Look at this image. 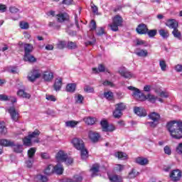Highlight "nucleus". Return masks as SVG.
I'll list each match as a JSON object with an SVG mask.
<instances>
[{"label":"nucleus","mask_w":182,"mask_h":182,"mask_svg":"<svg viewBox=\"0 0 182 182\" xmlns=\"http://www.w3.org/2000/svg\"><path fill=\"white\" fill-rule=\"evenodd\" d=\"M166 129L173 139H182V122L171 121L168 122Z\"/></svg>","instance_id":"obj_1"},{"label":"nucleus","mask_w":182,"mask_h":182,"mask_svg":"<svg viewBox=\"0 0 182 182\" xmlns=\"http://www.w3.org/2000/svg\"><path fill=\"white\" fill-rule=\"evenodd\" d=\"M148 117H149V120H151V121L146 122V126H149V127H151L152 129L157 127V126L160 123V120L161 119L160 114H159L158 112H151L148 114Z\"/></svg>","instance_id":"obj_2"},{"label":"nucleus","mask_w":182,"mask_h":182,"mask_svg":"<svg viewBox=\"0 0 182 182\" xmlns=\"http://www.w3.org/2000/svg\"><path fill=\"white\" fill-rule=\"evenodd\" d=\"M123 25V18L122 16L117 15L113 17L112 23L109 24L111 31L114 32H117L119 31V26H122Z\"/></svg>","instance_id":"obj_3"},{"label":"nucleus","mask_w":182,"mask_h":182,"mask_svg":"<svg viewBox=\"0 0 182 182\" xmlns=\"http://www.w3.org/2000/svg\"><path fill=\"white\" fill-rule=\"evenodd\" d=\"M127 89L129 90H132V96L134 99H136V100H139L140 102H144V100H146L145 95L143 94L139 88H136L133 86H129Z\"/></svg>","instance_id":"obj_4"},{"label":"nucleus","mask_w":182,"mask_h":182,"mask_svg":"<svg viewBox=\"0 0 182 182\" xmlns=\"http://www.w3.org/2000/svg\"><path fill=\"white\" fill-rule=\"evenodd\" d=\"M42 76V73H41V70L38 68H33L28 75V80L29 82H35L36 79H39Z\"/></svg>","instance_id":"obj_5"},{"label":"nucleus","mask_w":182,"mask_h":182,"mask_svg":"<svg viewBox=\"0 0 182 182\" xmlns=\"http://www.w3.org/2000/svg\"><path fill=\"white\" fill-rule=\"evenodd\" d=\"M169 177L171 181H180V179L181 178V172L178 169L173 170L171 172Z\"/></svg>","instance_id":"obj_6"},{"label":"nucleus","mask_w":182,"mask_h":182,"mask_svg":"<svg viewBox=\"0 0 182 182\" xmlns=\"http://www.w3.org/2000/svg\"><path fill=\"white\" fill-rule=\"evenodd\" d=\"M41 134V131L38 129H35L33 132L28 133V137L31 138V140H33V143H40L41 140L39 138V135Z\"/></svg>","instance_id":"obj_7"},{"label":"nucleus","mask_w":182,"mask_h":182,"mask_svg":"<svg viewBox=\"0 0 182 182\" xmlns=\"http://www.w3.org/2000/svg\"><path fill=\"white\" fill-rule=\"evenodd\" d=\"M72 143L74 147L77 149V150H82L85 147L83 141L79 138H74L72 141Z\"/></svg>","instance_id":"obj_8"},{"label":"nucleus","mask_w":182,"mask_h":182,"mask_svg":"<svg viewBox=\"0 0 182 182\" xmlns=\"http://www.w3.org/2000/svg\"><path fill=\"white\" fill-rule=\"evenodd\" d=\"M9 113L14 122H18L19 119V112L16 111L15 107H11L9 109Z\"/></svg>","instance_id":"obj_9"},{"label":"nucleus","mask_w":182,"mask_h":182,"mask_svg":"<svg viewBox=\"0 0 182 182\" xmlns=\"http://www.w3.org/2000/svg\"><path fill=\"white\" fill-rule=\"evenodd\" d=\"M119 73L121 75V76H122V77H124L125 79H132V77L134 76L133 73L124 68L119 69Z\"/></svg>","instance_id":"obj_10"},{"label":"nucleus","mask_w":182,"mask_h":182,"mask_svg":"<svg viewBox=\"0 0 182 182\" xmlns=\"http://www.w3.org/2000/svg\"><path fill=\"white\" fill-rule=\"evenodd\" d=\"M136 31L139 35H146V33H147V31H149V28H147V26L146 24L141 23L137 26Z\"/></svg>","instance_id":"obj_11"},{"label":"nucleus","mask_w":182,"mask_h":182,"mask_svg":"<svg viewBox=\"0 0 182 182\" xmlns=\"http://www.w3.org/2000/svg\"><path fill=\"white\" fill-rule=\"evenodd\" d=\"M56 160L58 162L63 163L68 159V154L65 153L63 151H59L56 156H55Z\"/></svg>","instance_id":"obj_12"},{"label":"nucleus","mask_w":182,"mask_h":182,"mask_svg":"<svg viewBox=\"0 0 182 182\" xmlns=\"http://www.w3.org/2000/svg\"><path fill=\"white\" fill-rule=\"evenodd\" d=\"M89 139H91V141L92 143H97L99 141V139H100V134L97 132H95L92 131H90L88 134Z\"/></svg>","instance_id":"obj_13"},{"label":"nucleus","mask_w":182,"mask_h":182,"mask_svg":"<svg viewBox=\"0 0 182 182\" xmlns=\"http://www.w3.org/2000/svg\"><path fill=\"white\" fill-rule=\"evenodd\" d=\"M166 26L170 29H175L176 28H178V22L176 19H168L166 23Z\"/></svg>","instance_id":"obj_14"},{"label":"nucleus","mask_w":182,"mask_h":182,"mask_svg":"<svg viewBox=\"0 0 182 182\" xmlns=\"http://www.w3.org/2000/svg\"><path fill=\"white\" fill-rule=\"evenodd\" d=\"M134 111L135 114H137L139 117H145V116H147V112L143 107H135Z\"/></svg>","instance_id":"obj_15"},{"label":"nucleus","mask_w":182,"mask_h":182,"mask_svg":"<svg viewBox=\"0 0 182 182\" xmlns=\"http://www.w3.org/2000/svg\"><path fill=\"white\" fill-rule=\"evenodd\" d=\"M100 170V165H99L98 164H93L90 170L91 171L92 177H96V176L98 175L97 173H99Z\"/></svg>","instance_id":"obj_16"},{"label":"nucleus","mask_w":182,"mask_h":182,"mask_svg":"<svg viewBox=\"0 0 182 182\" xmlns=\"http://www.w3.org/2000/svg\"><path fill=\"white\" fill-rule=\"evenodd\" d=\"M135 54L139 58H147V56L149 55V52L147 51V50L136 48Z\"/></svg>","instance_id":"obj_17"},{"label":"nucleus","mask_w":182,"mask_h":182,"mask_svg":"<svg viewBox=\"0 0 182 182\" xmlns=\"http://www.w3.org/2000/svg\"><path fill=\"white\" fill-rule=\"evenodd\" d=\"M135 162L139 166H146L149 164V159L144 157L139 156L135 159Z\"/></svg>","instance_id":"obj_18"},{"label":"nucleus","mask_w":182,"mask_h":182,"mask_svg":"<svg viewBox=\"0 0 182 182\" xmlns=\"http://www.w3.org/2000/svg\"><path fill=\"white\" fill-rule=\"evenodd\" d=\"M63 166L60 163L53 166V173H55V174H58L59 176L63 174Z\"/></svg>","instance_id":"obj_19"},{"label":"nucleus","mask_w":182,"mask_h":182,"mask_svg":"<svg viewBox=\"0 0 182 182\" xmlns=\"http://www.w3.org/2000/svg\"><path fill=\"white\" fill-rule=\"evenodd\" d=\"M43 79L46 82H50V80H52V79H53V73H52L50 71L44 72L43 74Z\"/></svg>","instance_id":"obj_20"},{"label":"nucleus","mask_w":182,"mask_h":182,"mask_svg":"<svg viewBox=\"0 0 182 182\" xmlns=\"http://www.w3.org/2000/svg\"><path fill=\"white\" fill-rule=\"evenodd\" d=\"M58 22L62 23L65 22V21H69V15L66 13L59 14L57 15Z\"/></svg>","instance_id":"obj_21"},{"label":"nucleus","mask_w":182,"mask_h":182,"mask_svg":"<svg viewBox=\"0 0 182 182\" xmlns=\"http://www.w3.org/2000/svg\"><path fill=\"white\" fill-rule=\"evenodd\" d=\"M83 181V176L82 175H75L72 179H67L63 182H82Z\"/></svg>","instance_id":"obj_22"},{"label":"nucleus","mask_w":182,"mask_h":182,"mask_svg":"<svg viewBox=\"0 0 182 182\" xmlns=\"http://www.w3.org/2000/svg\"><path fill=\"white\" fill-rule=\"evenodd\" d=\"M0 146L4 147H12L14 146V141L8 139H0Z\"/></svg>","instance_id":"obj_23"},{"label":"nucleus","mask_w":182,"mask_h":182,"mask_svg":"<svg viewBox=\"0 0 182 182\" xmlns=\"http://www.w3.org/2000/svg\"><path fill=\"white\" fill-rule=\"evenodd\" d=\"M24 55L33 52V46L30 43H24Z\"/></svg>","instance_id":"obj_24"},{"label":"nucleus","mask_w":182,"mask_h":182,"mask_svg":"<svg viewBox=\"0 0 182 182\" xmlns=\"http://www.w3.org/2000/svg\"><path fill=\"white\" fill-rule=\"evenodd\" d=\"M34 180L36 182H48V177L42 174L36 175L34 177Z\"/></svg>","instance_id":"obj_25"},{"label":"nucleus","mask_w":182,"mask_h":182,"mask_svg":"<svg viewBox=\"0 0 182 182\" xmlns=\"http://www.w3.org/2000/svg\"><path fill=\"white\" fill-rule=\"evenodd\" d=\"M23 60L26 62H30V63L36 62V58H35L33 55H31V53L24 54Z\"/></svg>","instance_id":"obj_26"},{"label":"nucleus","mask_w":182,"mask_h":182,"mask_svg":"<svg viewBox=\"0 0 182 182\" xmlns=\"http://www.w3.org/2000/svg\"><path fill=\"white\" fill-rule=\"evenodd\" d=\"M17 95L20 96V97H23L25 99H31V94L25 92L23 90H19L17 92Z\"/></svg>","instance_id":"obj_27"},{"label":"nucleus","mask_w":182,"mask_h":182,"mask_svg":"<svg viewBox=\"0 0 182 182\" xmlns=\"http://www.w3.org/2000/svg\"><path fill=\"white\" fill-rule=\"evenodd\" d=\"M111 182H123V179L119 175H112L109 176Z\"/></svg>","instance_id":"obj_28"},{"label":"nucleus","mask_w":182,"mask_h":182,"mask_svg":"<svg viewBox=\"0 0 182 182\" xmlns=\"http://www.w3.org/2000/svg\"><path fill=\"white\" fill-rule=\"evenodd\" d=\"M159 33L160 36H161V38H163V39H167V38H168L170 36V33H168V31L167 30H165L163 28L159 30Z\"/></svg>","instance_id":"obj_29"},{"label":"nucleus","mask_w":182,"mask_h":182,"mask_svg":"<svg viewBox=\"0 0 182 182\" xmlns=\"http://www.w3.org/2000/svg\"><path fill=\"white\" fill-rule=\"evenodd\" d=\"M62 87V78H58L55 80V82L54 83V90L58 92V90H60V88Z\"/></svg>","instance_id":"obj_30"},{"label":"nucleus","mask_w":182,"mask_h":182,"mask_svg":"<svg viewBox=\"0 0 182 182\" xmlns=\"http://www.w3.org/2000/svg\"><path fill=\"white\" fill-rule=\"evenodd\" d=\"M23 143L24 146H26L27 147H31V146H32V139L28 135L23 139Z\"/></svg>","instance_id":"obj_31"},{"label":"nucleus","mask_w":182,"mask_h":182,"mask_svg":"<svg viewBox=\"0 0 182 182\" xmlns=\"http://www.w3.org/2000/svg\"><path fill=\"white\" fill-rule=\"evenodd\" d=\"M11 147H14V151L15 153H22L23 151V146L21 144L15 145V142H14V145Z\"/></svg>","instance_id":"obj_32"},{"label":"nucleus","mask_w":182,"mask_h":182,"mask_svg":"<svg viewBox=\"0 0 182 182\" xmlns=\"http://www.w3.org/2000/svg\"><path fill=\"white\" fill-rule=\"evenodd\" d=\"M36 153V148L32 147L30 149H28L27 152L28 159H33V157H35Z\"/></svg>","instance_id":"obj_33"},{"label":"nucleus","mask_w":182,"mask_h":182,"mask_svg":"<svg viewBox=\"0 0 182 182\" xmlns=\"http://www.w3.org/2000/svg\"><path fill=\"white\" fill-rule=\"evenodd\" d=\"M66 90H67V92L73 93V92H75L76 90V84L70 83V84L67 85Z\"/></svg>","instance_id":"obj_34"},{"label":"nucleus","mask_w":182,"mask_h":182,"mask_svg":"<svg viewBox=\"0 0 182 182\" xmlns=\"http://www.w3.org/2000/svg\"><path fill=\"white\" fill-rule=\"evenodd\" d=\"M44 174H46V176H50L51 174H53V166H48L44 170Z\"/></svg>","instance_id":"obj_35"},{"label":"nucleus","mask_w":182,"mask_h":182,"mask_svg":"<svg viewBox=\"0 0 182 182\" xmlns=\"http://www.w3.org/2000/svg\"><path fill=\"white\" fill-rule=\"evenodd\" d=\"M81 151V159L82 160H86L89 157V154L87 150L85 149V146L82 149H79Z\"/></svg>","instance_id":"obj_36"},{"label":"nucleus","mask_w":182,"mask_h":182,"mask_svg":"<svg viewBox=\"0 0 182 182\" xmlns=\"http://www.w3.org/2000/svg\"><path fill=\"white\" fill-rule=\"evenodd\" d=\"M105 70H106V68H105V65H103L102 64L98 65V70L96 68H92V72L94 73H99V72H100V73L105 72Z\"/></svg>","instance_id":"obj_37"},{"label":"nucleus","mask_w":182,"mask_h":182,"mask_svg":"<svg viewBox=\"0 0 182 182\" xmlns=\"http://www.w3.org/2000/svg\"><path fill=\"white\" fill-rule=\"evenodd\" d=\"M115 157L119 159L120 160H126L127 159V154L123 152H117L114 154Z\"/></svg>","instance_id":"obj_38"},{"label":"nucleus","mask_w":182,"mask_h":182,"mask_svg":"<svg viewBox=\"0 0 182 182\" xmlns=\"http://www.w3.org/2000/svg\"><path fill=\"white\" fill-rule=\"evenodd\" d=\"M127 106L123 102H119L115 105V109L119 110V112H123V110H126Z\"/></svg>","instance_id":"obj_39"},{"label":"nucleus","mask_w":182,"mask_h":182,"mask_svg":"<svg viewBox=\"0 0 182 182\" xmlns=\"http://www.w3.org/2000/svg\"><path fill=\"white\" fill-rule=\"evenodd\" d=\"M84 122L86 123V124L92 125V124H95L96 120L93 117H88L84 118Z\"/></svg>","instance_id":"obj_40"},{"label":"nucleus","mask_w":182,"mask_h":182,"mask_svg":"<svg viewBox=\"0 0 182 182\" xmlns=\"http://www.w3.org/2000/svg\"><path fill=\"white\" fill-rule=\"evenodd\" d=\"M139 176V173L136 169L133 168L128 174V178H136Z\"/></svg>","instance_id":"obj_41"},{"label":"nucleus","mask_w":182,"mask_h":182,"mask_svg":"<svg viewBox=\"0 0 182 182\" xmlns=\"http://www.w3.org/2000/svg\"><path fill=\"white\" fill-rule=\"evenodd\" d=\"M79 124L78 122L76 121H68L65 122V126L66 127H76V126H77V124Z\"/></svg>","instance_id":"obj_42"},{"label":"nucleus","mask_w":182,"mask_h":182,"mask_svg":"<svg viewBox=\"0 0 182 182\" xmlns=\"http://www.w3.org/2000/svg\"><path fill=\"white\" fill-rule=\"evenodd\" d=\"M172 34L173 35L174 38H176L177 39H181V33L178 31V28H173Z\"/></svg>","instance_id":"obj_43"},{"label":"nucleus","mask_w":182,"mask_h":182,"mask_svg":"<svg viewBox=\"0 0 182 182\" xmlns=\"http://www.w3.org/2000/svg\"><path fill=\"white\" fill-rule=\"evenodd\" d=\"M8 130L6 129V127H5V122H0V134H6Z\"/></svg>","instance_id":"obj_44"},{"label":"nucleus","mask_w":182,"mask_h":182,"mask_svg":"<svg viewBox=\"0 0 182 182\" xmlns=\"http://www.w3.org/2000/svg\"><path fill=\"white\" fill-rule=\"evenodd\" d=\"M123 113L122 112V111H119V109H114V111L113 112V116L114 117V119H120L122 116Z\"/></svg>","instance_id":"obj_45"},{"label":"nucleus","mask_w":182,"mask_h":182,"mask_svg":"<svg viewBox=\"0 0 182 182\" xmlns=\"http://www.w3.org/2000/svg\"><path fill=\"white\" fill-rule=\"evenodd\" d=\"M159 66L162 72H166L167 70V64L164 60H161L159 61Z\"/></svg>","instance_id":"obj_46"},{"label":"nucleus","mask_w":182,"mask_h":182,"mask_svg":"<svg viewBox=\"0 0 182 182\" xmlns=\"http://www.w3.org/2000/svg\"><path fill=\"white\" fill-rule=\"evenodd\" d=\"M149 38H154L157 35V30L153 29V30H149L146 32Z\"/></svg>","instance_id":"obj_47"},{"label":"nucleus","mask_w":182,"mask_h":182,"mask_svg":"<svg viewBox=\"0 0 182 182\" xmlns=\"http://www.w3.org/2000/svg\"><path fill=\"white\" fill-rule=\"evenodd\" d=\"M100 124L102 126V132H105L106 129H107V127L109 126V123L107 120H102L100 122Z\"/></svg>","instance_id":"obj_48"},{"label":"nucleus","mask_w":182,"mask_h":182,"mask_svg":"<svg viewBox=\"0 0 182 182\" xmlns=\"http://www.w3.org/2000/svg\"><path fill=\"white\" fill-rule=\"evenodd\" d=\"M146 99H148L151 103H156V97L154 95H152L151 94H149L146 97Z\"/></svg>","instance_id":"obj_49"},{"label":"nucleus","mask_w":182,"mask_h":182,"mask_svg":"<svg viewBox=\"0 0 182 182\" xmlns=\"http://www.w3.org/2000/svg\"><path fill=\"white\" fill-rule=\"evenodd\" d=\"M34 159H28V160L26 161V166L28 168H31L32 166H33Z\"/></svg>","instance_id":"obj_50"},{"label":"nucleus","mask_w":182,"mask_h":182,"mask_svg":"<svg viewBox=\"0 0 182 182\" xmlns=\"http://www.w3.org/2000/svg\"><path fill=\"white\" fill-rule=\"evenodd\" d=\"M104 96L107 99V100H112V99H113V92L110 91L105 92Z\"/></svg>","instance_id":"obj_51"},{"label":"nucleus","mask_w":182,"mask_h":182,"mask_svg":"<svg viewBox=\"0 0 182 182\" xmlns=\"http://www.w3.org/2000/svg\"><path fill=\"white\" fill-rule=\"evenodd\" d=\"M57 48H58V49H64V48H66V42L59 41L57 43Z\"/></svg>","instance_id":"obj_52"},{"label":"nucleus","mask_w":182,"mask_h":182,"mask_svg":"<svg viewBox=\"0 0 182 182\" xmlns=\"http://www.w3.org/2000/svg\"><path fill=\"white\" fill-rule=\"evenodd\" d=\"M67 48L68 49H76L77 48L76 43L69 41L67 44Z\"/></svg>","instance_id":"obj_53"},{"label":"nucleus","mask_w":182,"mask_h":182,"mask_svg":"<svg viewBox=\"0 0 182 182\" xmlns=\"http://www.w3.org/2000/svg\"><path fill=\"white\" fill-rule=\"evenodd\" d=\"M20 28L21 29H29V23L25 21L20 22Z\"/></svg>","instance_id":"obj_54"},{"label":"nucleus","mask_w":182,"mask_h":182,"mask_svg":"<svg viewBox=\"0 0 182 182\" xmlns=\"http://www.w3.org/2000/svg\"><path fill=\"white\" fill-rule=\"evenodd\" d=\"M164 151L165 154H167L168 156H171V148H170L168 145L164 146Z\"/></svg>","instance_id":"obj_55"},{"label":"nucleus","mask_w":182,"mask_h":182,"mask_svg":"<svg viewBox=\"0 0 182 182\" xmlns=\"http://www.w3.org/2000/svg\"><path fill=\"white\" fill-rule=\"evenodd\" d=\"M84 90H85V92H87V93H93L95 92V88H93L90 86L86 85L84 87Z\"/></svg>","instance_id":"obj_56"},{"label":"nucleus","mask_w":182,"mask_h":182,"mask_svg":"<svg viewBox=\"0 0 182 182\" xmlns=\"http://www.w3.org/2000/svg\"><path fill=\"white\" fill-rule=\"evenodd\" d=\"M63 163H65V164H67V166H69V165L72 164V163H73V159L68 156V155H67V159H65V160L63 161Z\"/></svg>","instance_id":"obj_57"},{"label":"nucleus","mask_w":182,"mask_h":182,"mask_svg":"<svg viewBox=\"0 0 182 182\" xmlns=\"http://www.w3.org/2000/svg\"><path fill=\"white\" fill-rule=\"evenodd\" d=\"M176 151L177 154H181L182 155V143L178 144L176 149Z\"/></svg>","instance_id":"obj_58"},{"label":"nucleus","mask_w":182,"mask_h":182,"mask_svg":"<svg viewBox=\"0 0 182 182\" xmlns=\"http://www.w3.org/2000/svg\"><path fill=\"white\" fill-rule=\"evenodd\" d=\"M9 11L11 14H18V12H19V9L15 6H11L9 7Z\"/></svg>","instance_id":"obj_59"},{"label":"nucleus","mask_w":182,"mask_h":182,"mask_svg":"<svg viewBox=\"0 0 182 182\" xmlns=\"http://www.w3.org/2000/svg\"><path fill=\"white\" fill-rule=\"evenodd\" d=\"M90 31H96V21L92 20L90 25Z\"/></svg>","instance_id":"obj_60"},{"label":"nucleus","mask_w":182,"mask_h":182,"mask_svg":"<svg viewBox=\"0 0 182 182\" xmlns=\"http://www.w3.org/2000/svg\"><path fill=\"white\" fill-rule=\"evenodd\" d=\"M63 5H73L75 4V1L73 0H63Z\"/></svg>","instance_id":"obj_61"},{"label":"nucleus","mask_w":182,"mask_h":182,"mask_svg":"<svg viewBox=\"0 0 182 182\" xmlns=\"http://www.w3.org/2000/svg\"><path fill=\"white\" fill-rule=\"evenodd\" d=\"M114 130H116V127H114V125L108 124V127H107L105 132H114Z\"/></svg>","instance_id":"obj_62"},{"label":"nucleus","mask_w":182,"mask_h":182,"mask_svg":"<svg viewBox=\"0 0 182 182\" xmlns=\"http://www.w3.org/2000/svg\"><path fill=\"white\" fill-rule=\"evenodd\" d=\"M105 33V29L101 27V28H98V29L97 30V35L98 36H102V35H103Z\"/></svg>","instance_id":"obj_63"},{"label":"nucleus","mask_w":182,"mask_h":182,"mask_svg":"<svg viewBox=\"0 0 182 182\" xmlns=\"http://www.w3.org/2000/svg\"><path fill=\"white\" fill-rule=\"evenodd\" d=\"M174 70L176 72L180 73L182 72V65L181 64H178L174 66Z\"/></svg>","instance_id":"obj_64"}]
</instances>
